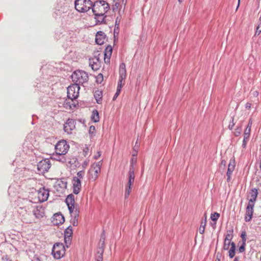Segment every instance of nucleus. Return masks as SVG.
<instances>
[{
	"mask_svg": "<svg viewBox=\"0 0 261 261\" xmlns=\"http://www.w3.org/2000/svg\"><path fill=\"white\" fill-rule=\"evenodd\" d=\"M94 15H105L110 9L109 4L105 1H97L92 3L91 8Z\"/></svg>",
	"mask_w": 261,
	"mask_h": 261,
	"instance_id": "1",
	"label": "nucleus"
},
{
	"mask_svg": "<svg viewBox=\"0 0 261 261\" xmlns=\"http://www.w3.org/2000/svg\"><path fill=\"white\" fill-rule=\"evenodd\" d=\"M71 79L74 84L78 86L83 85L88 81L89 76L88 73L83 70L75 71L71 75Z\"/></svg>",
	"mask_w": 261,
	"mask_h": 261,
	"instance_id": "2",
	"label": "nucleus"
},
{
	"mask_svg": "<svg viewBox=\"0 0 261 261\" xmlns=\"http://www.w3.org/2000/svg\"><path fill=\"white\" fill-rule=\"evenodd\" d=\"M93 2L91 0H75L74 6L76 10L80 13H85L92 7Z\"/></svg>",
	"mask_w": 261,
	"mask_h": 261,
	"instance_id": "3",
	"label": "nucleus"
},
{
	"mask_svg": "<svg viewBox=\"0 0 261 261\" xmlns=\"http://www.w3.org/2000/svg\"><path fill=\"white\" fill-rule=\"evenodd\" d=\"M65 253V248L63 243H56L52 248L51 254L56 259L63 257Z\"/></svg>",
	"mask_w": 261,
	"mask_h": 261,
	"instance_id": "4",
	"label": "nucleus"
},
{
	"mask_svg": "<svg viewBox=\"0 0 261 261\" xmlns=\"http://www.w3.org/2000/svg\"><path fill=\"white\" fill-rule=\"evenodd\" d=\"M128 180L127 184L126 186L125 191V198H126L129 195V194L131 191V186L132 184L134 182L135 180V169L133 165L130 166L129 171H128Z\"/></svg>",
	"mask_w": 261,
	"mask_h": 261,
	"instance_id": "5",
	"label": "nucleus"
},
{
	"mask_svg": "<svg viewBox=\"0 0 261 261\" xmlns=\"http://www.w3.org/2000/svg\"><path fill=\"white\" fill-rule=\"evenodd\" d=\"M80 86L73 84L67 88V97L69 99L73 100L76 99L79 95Z\"/></svg>",
	"mask_w": 261,
	"mask_h": 261,
	"instance_id": "6",
	"label": "nucleus"
},
{
	"mask_svg": "<svg viewBox=\"0 0 261 261\" xmlns=\"http://www.w3.org/2000/svg\"><path fill=\"white\" fill-rule=\"evenodd\" d=\"M69 148V145L66 141H59L55 146L56 153L58 154H66Z\"/></svg>",
	"mask_w": 261,
	"mask_h": 261,
	"instance_id": "7",
	"label": "nucleus"
},
{
	"mask_svg": "<svg viewBox=\"0 0 261 261\" xmlns=\"http://www.w3.org/2000/svg\"><path fill=\"white\" fill-rule=\"evenodd\" d=\"M50 167V162L48 159L43 160L37 164L38 171L41 174L48 171Z\"/></svg>",
	"mask_w": 261,
	"mask_h": 261,
	"instance_id": "8",
	"label": "nucleus"
},
{
	"mask_svg": "<svg viewBox=\"0 0 261 261\" xmlns=\"http://www.w3.org/2000/svg\"><path fill=\"white\" fill-rule=\"evenodd\" d=\"M49 191L44 187L40 188L38 191V198L40 202L46 201L49 196Z\"/></svg>",
	"mask_w": 261,
	"mask_h": 261,
	"instance_id": "9",
	"label": "nucleus"
},
{
	"mask_svg": "<svg viewBox=\"0 0 261 261\" xmlns=\"http://www.w3.org/2000/svg\"><path fill=\"white\" fill-rule=\"evenodd\" d=\"M76 122L72 119H68L64 125V130L68 134H72V131L75 128Z\"/></svg>",
	"mask_w": 261,
	"mask_h": 261,
	"instance_id": "10",
	"label": "nucleus"
},
{
	"mask_svg": "<svg viewBox=\"0 0 261 261\" xmlns=\"http://www.w3.org/2000/svg\"><path fill=\"white\" fill-rule=\"evenodd\" d=\"M254 203L249 202L246 209L245 221L247 222H249L252 217L253 213Z\"/></svg>",
	"mask_w": 261,
	"mask_h": 261,
	"instance_id": "11",
	"label": "nucleus"
},
{
	"mask_svg": "<svg viewBox=\"0 0 261 261\" xmlns=\"http://www.w3.org/2000/svg\"><path fill=\"white\" fill-rule=\"evenodd\" d=\"M81 182L79 177L73 178V192L74 194H78L81 189Z\"/></svg>",
	"mask_w": 261,
	"mask_h": 261,
	"instance_id": "12",
	"label": "nucleus"
},
{
	"mask_svg": "<svg viewBox=\"0 0 261 261\" xmlns=\"http://www.w3.org/2000/svg\"><path fill=\"white\" fill-rule=\"evenodd\" d=\"M65 221L64 217L60 213L54 215L53 222L54 225H59L63 224Z\"/></svg>",
	"mask_w": 261,
	"mask_h": 261,
	"instance_id": "13",
	"label": "nucleus"
},
{
	"mask_svg": "<svg viewBox=\"0 0 261 261\" xmlns=\"http://www.w3.org/2000/svg\"><path fill=\"white\" fill-rule=\"evenodd\" d=\"M106 35L102 31H98L95 36V42L98 45L103 44L106 39Z\"/></svg>",
	"mask_w": 261,
	"mask_h": 261,
	"instance_id": "14",
	"label": "nucleus"
},
{
	"mask_svg": "<svg viewBox=\"0 0 261 261\" xmlns=\"http://www.w3.org/2000/svg\"><path fill=\"white\" fill-rule=\"evenodd\" d=\"M113 48L111 45H108L105 49L104 53V61L107 64L110 63Z\"/></svg>",
	"mask_w": 261,
	"mask_h": 261,
	"instance_id": "15",
	"label": "nucleus"
},
{
	"mask_svg": "<svg viewBox=\"0 0 261 261\" xmlns=\"http://www.w3.org/2000/svg\"><path fill=\"white\" fill-rule=\"evenodd\" d=\"M34 215L37 219H40L44 216V210L40 206H37L33 211Z\"/></svg>",
	"mask_w": 261,
	"mask_h": 261,
	"instance_id": "16",
	"label": "nucleus"
},
{
	"mask_svg": "<svg viewBox=\"0 0 261 261\" xmlns=\"http://www.w3.org/2000/svg\"><path fill=\"white\" fill-rule=\"evenodd\" d=\"M101 166L102 161L92 164L91 169H93L94 171L95 178L97 177L98 174L100 172Z\"/></svg>",
	"mask_w": 261,
	"mask_h": 261,
	"instance_id": "17",
	"label": "nucleus"
},
{
	"mask_svg": "<svg viewBox=\"0 0 261 261\" xmlns=\"http://www.w3.org/2000/svg\"><path fill=\"white\" fill-rule=\"evenodd\" d=\"M66 154H54L52 156V159L56 161H59L62 163L67 162V159L64 156Z\"/></svg>",
	"mask_w": 261,
	"mask_h": 261,
	"instance_id": "18",
	"label": "nucleus"
},
{
	"mask_svg": "<svg viewBox=\"0 0 261 261\" xmlns=\"http://www.w3.org/2000/svg\"><path fill=\"white\" fill-rule=\"evenodd\" d=\"M100 64L101 62H96L92 58L89 59V65L91 66L92 70L94 71H96L99 69Z\"/></svg>",
	"mask_w": 261,
	"mask_h": 261,
	"instance_id": "19",
	"label": "nucleus"
},
{
	"mask_svg": "<svg viewBox=\"0 0 261 261\" xmlns=\"http://www.w3.org/2000/svg\"><path fill=\"white\" fill-rule=\"evenodd\" d=\"M104 252V247L102 246H100L99 245L98 248H97L96 254L95 256L96 260H102L103 259V253Z\"/></svg>",
	"mask_w": 261,
	"mask_h": 261,
	"instance_id": "20",
	"label": "nucleus"
},
{
	"mask_svg": "<svg viewBox=\"0 0 261 261\" xmlns=\"http://www.w3.org/2000/svg\"><path fill=\"white\" fill-rule=\"evenodd\" d=\"M235 161L234 159H230L228 166V169L226 174H231L235 168Z\"/></svg>",
	"mask_w": 261,
	"mask_h": 261,
	"instance_id": "21",
	"label": "nucleus"
},
{
	"mask_svg": "<svg viewBox=\"0 0 261 261\" xmlns=\"http://www.w3.org/2000/svg\"><path fill=\"white\" fill-rule=\"evenodd\" d=\"M250 137V129L245 130L244 139L243 141L242 147L245 148H246L247 143L249 140Z\"/></svg>",
	"mask_w": 261,
	"mask_h": 261,
	"instance_id": "22",
	"label": "nucleus"
},
{
	"mask_svg": "<svg viewBox=\"0 0 261 261\" xmlns=\"http://www.w3.org/2000/svg\"><path fill=\"white\" fill-rule=\"evenodd\" d=\"M94 97L97 103L100 104L102 101V92L100 90H96L94 94Z\"/></svg>",
	"mask_w": 261,
	"mask_h": 261,
	"instance_id": "23",
	"label": "nucleus"
},
{
	"mask_svg": "<svg viewBox=\"0 0 261 261\" xmlns=\"http://www.w3.org/2000/svg\"><path fill=\"white\" fill-rule=\"evenodd\" d=\"M251 194V198L249 200V202H250V203H253L254 202L256 201L258 192L257 190L256 189H253L251 190V192L250 193Z\"/></svg>",
	"mask_w": 261,
	"mask_h": 261,
	"instance_id": "24",
	"label": "nucleus"
},
{
	"mask_svg": "<svg viewBox=\"0 0 261 261\" xmlns=\"http://www.w3.org/2000/svg\"><path fill=\"white\" fill-rule=\"evenodd\" d=\"M65 202L67 205H74V196L72 194L68 195L65 199Z\"/></svg>",
	"mask_w": 261,
	"mask_h": 261,
	"instance_id": "25",
	"label": "nucleus"
},
{
	"mask_svg": "<svg viewBox=\"0 0 261 261\" xmlns=\"http://www.w3.org/2000/svg\"><path fill=\"white\" fill-rule=\"evenodd\" d=\"M91 120L94 122H97L99 121V113L97 110H94L91 116Z\"/></svg>",
	"mask_w": 261,
	"mask_h": 261,
	"instance_id": "26",
	"label": "nucleus"
},
{
	"mask_svg": "<svg viewBox=\"0 0 261 261\" xmlns=\"http://www.w3.org/2000/svg\"><path fill=\"white\" fill-rule=\"evenodd\" d=\"M229 257L231 258H233L236 254V244L234 242H232L231 246L228 251Z\"/></svg>",
	"mask_w": 261,
	"mask_h": 261,
	"instance_id": "27",
	"label": "nucleus"
},
{
	"mask_svg": "<svg viewBox=\"0 0 261 261\" xmlns=\"http://www.w3.org/2000/svg\"><path fill=\"white\" fill-rule=\"evenodd\" d=\"M73 234V230L72 227L69 226L64 231V236L72 237Z\"/></svg>",
	"mask_w": 261,
	"mask_h": 261,
	"instance_id": "28",
	"label": "nucleus"
},
{
	"mask_svg": "<svg viewBox=\"0 0 261 261\" xmlns=\"http://www.w3.org/2000/svg\"><path fill=\"white\" fill-rule=\"evenodd\" d=\"M95 18L96 19L97 21L98 22H99L100 23H102L105 22V19L106 17V15H95Z\"/></svg>",
	"mask_w": 261,
	"mask_h": 261,
	"instance_id": "29",
	"label": "nucleus"
},
{
	"mask_svg": "<svg viewBox=\"0 0 261 261\" xmlns=\"http://www.w3.org/2000/svg\"><path fill=\"white\" fill-rule=\"evenodd\" d=\"M119 74L126 75V69H125V64L124 63H122L120 65V66H119Z\"/></svg>",
	"mask_w": 261,
	"mask_h": 261,
	"instance_id": "30",
	"label": "nucleus"
},
{
	"mask_svg": "<svg viewBox=\"0 0 261 261\" xmlns=\"http://www.w3.org/2000/svg\"><path fill=\"white\" fill-rule=\"evenodd\" d=\"M68 162L71 165H73L74 166H76V163L77 161V160L75 157H71V158H68Z\"/></svg>",
	"mask_w": 261,
	"mask_h": 261,
	"instance_id": "31",
	"label": "nucleus"
},
{
	"mask_svg": "<svg viewBox=\"0 0 261 261\" xmlns=\"http://www.w3.org/2000/svg\"><path fill=\"white\" fill-rule=\"evenodd\" d=\"M71 237L64 236V242L66 247L68 248L71 244Z\"/></svg>",
	"mask_w": 261,
	"mask_h": 261,
	"instance_id": "32",
	"label": "nucleus"
},
{
	"mask_svg": "<svg viewBox=\"0 0 261 261\" xmlns=\"http://www.w3.org/2000/svg\"><path fill=\"white\" fill-rule=\"evenodd\" d=\"M126 75L119 74V78L118 84H120L121 85L123 86V85L124 84V80L126 78Z\"/></svg>",
	"mask_w": 261,
	"mask_h": 261,
	"instance_id": "33",
	"label": "nucleus"
},
{
	"mask_svg": "<svg viewBox=\"0 0 261 261\" xmlns=\"http://www.w3.org/2000/svg\"><path fill=\"white\" fill-rule=\"evenodd\" d=\"M103 77L102 73H99L96 76V82L98 84H101L102 82L103 81Z\"/></svg>",
	"mask_w": 261,
	"mask_h": 261,
	"instance_id": "34",
	"label": "nucleus"
},
{
	"mask_svg": "<svg viewBox=\"0 0 261 261\" xmlns=\"http://www.w3.org/2000/svg\"><path fill=\"white\" fill-rule=\"evenodd\" d=\"M232 242L224 241L223 248L224 250H228L229 246H231V243Z\"/></svg>",
	"mask_w": 261,
	"mask_h": 261,
	"instance_id": "35",
	"label": "nucleus"
},
{
	"mask_svg": "<svg viewBox=\"0 0 261 261\" xmlns=\"http://www.w3.org/2000/svg\"><path fill=\"white\" fill-rule=\"evenodd\" d=\"M95 127L93 125H91L89 127V134L91 137H92L95 135Z\"/></svg>",
	"mask_w": 261,
	"mask_h": 261,
	"instance_id": "36",
	"label": "nucleus"
},
{
	"mask_svg": "<svg viewBox=\"0 0 261 261\" xmlns=\"http://www.w3.org/2000/svg\"><path fill=\"white\" fill-rule=\"evenodd\" d=\"M220 217V214L217 212H215L213 214H212L211 218L213 221H217L219 217Z\"/></svg>",
	"mask_w": 261,
	"mask_h": 261,
	"instance_id": "37",
	"label": "nucleus"
},
{
	"mask_svg": "<svg viewBox=\"0 0 261 261\" xmlns=\"http://www.w3.org/2000/svg\"><path fill=\"white\" fill-rule=\"evenodd\" d=\"M120 22V18H119V17H117L115 20L114 33H115L117 30H118Z\"/></svg>",
	"mask_w": 261,
	"mask_h": 261,
	"instance_id": "38",
	"label": "nucleus"
},
{
	"mask_svg": "<svg viewBox=\"0 0 261 261\" xmlns=\"http://www.w3.org/2000/svg\"><path fill=\"white\" fill-rule=\"evenodd\" d=\"M79 211L76 208L75 211L71 214V218H78L79 217Z\"/></svg>",
	"mask_w": 261,
	"mask_h": 261,
	"instance_id": "39",
	"label": "nucleus"
},
{
	"mask_svg": "<svg viewBox=\"0 0 261 261\" xmlns=\"http://www.w3.org/2000/svg\"><path fill=\"white\" fill-rule=\"evenodd\" d=\"M246 242H243L242 244L239 248V251L240 253L243 252L245 250Z\"/></svg>",
	"mask_w": 261,
	"mask_h": 261,
	"instance_id": "40",
	"label": "nucleus"
},
{
	"mask_svg": "<svg viewBox=\"0 0 261 261\" xmlns=\"http://www.w3.org/2000/svg\"><path fill=\"white\" fill-rule=\"evenodd\" d=\"M261 33V23H259L256 27L255 36H258Z\"/></svg>",
	"mask_w": 261,
	"mask_h": 261,
	"instance_id": "41",
	"label": "nucleus"
},
{
	"mask_svg": "<svg viewBox=\"0 0 261 261\" xmlns=\"http://www.w3.org/2000/svg\"><path fill=\"white\" fill-rule=\"evenodd\" d=\"M234 117H231V120L229 122V125H228V128L230 130H232L234 125Z\"/></svg>",
	"mask_w": 261,
	"mask_h": 261,
	"instance_id": "42",
	"label": "nucleus"
},
{
	"mask_svg": "<svg viewBox=\"0 0 261 261\" xmlns=\"http://www.w3.org/2000/svg\"><path fill=\"white\" fill-rule=\"evenodd\" d=\"M233 238V235L232 233H227V234L225 236L224 241H230L232 240Z\"/></svg>",
	"mask_w": 261,
	"mask_h": 261,
	"instance_id": "43",
	"label": "nucleus"
},
{
	"mask_svg": "<svg viewBox=\"0 0 261 261\" xmlns=\"http://www.w3.org/2000/svg\"><path fill=\"white\" fill-rule=\"evenodd\" d=\"M71 223L74 226H76L78 225V218H71Z\"/></svg>",
	"mask_w": 261,
	"mask_h": 261,
	"instance_id": "44",
	"label": "nucleus"
},
{
	"mask_svg": "<svg viewBox=\"0 0 261 261\" xmlns=\"http://www.w3.org/2000/svg\"><path fill=\"white\" fill-rule=\"evenodd\" d=\"M120 6L119 3L116 2L114 5L112 6V9L113 11H116Z\"/></svg>",
	"mask_w": 261,
	"mask_h": 261,
	"instance_id": "45",
	"label": "nucleus"
},
{
	"mask_svg": "<svg viewBox=\"0 0 261 261\" xmlns=\"http://www.w3.org/2000/svg\"><path fill=\"white\" fill-rule=\"evenodd\" d=\"M85 172L84 171H80L77 172V176L76 177H79V179H81L83 178V176L84 175Z\"/></svg>",
	"mask_w": 261,
	"mask_h": 261,
	"instance_id": "46",
	"label": "nucleus"
},
{
	"mask_svg": "<svg viewBox=\"0 0 261 261\" xmlns=\"http://www.w3.org/2000/svg\"><path fill=\"white\" fill-rule=\"evenodd\" d=\"M246 232L245 231H242V233H241V237L242 239V242H246Z\"/></svg>",
	"mask_w": 261,
	"mask_h": 261,
	"instance_id": "47",
	"label": "nucleus"
},
{
	"mask_svg": "<svg viewBox=\"0 0 261 261\" xmlns=\"http://www.w3.org/2000/svg\"><path fill=\"white\" fill-rule=\"evenodd\" d=\"M68 208L69 210V211L70 213V214H72V213L75 211L74 209V205H67Z\"/></svg>",
	"mask_w": 261,
	"mask_h": 261,
	"instance_id": "48",
	"label": "nucleus"
},
{
	"mask_svg": "<svg viewBox=\"0 0 261 261\" xmlns=\"http://www.w3.org/2000/svg\"><path fill=\"white\" fill-rule=\"evenodd\" d=\"M1 261H12V260L9 258V257L7 255H4L2 257Z\"/></svg>",
	"mask_w": 261,
	"mask_h": 261,
	"instance_id": "49",
	"label": "nucleus"
},
{
	"mask_svg": "<svg viewBox=\"0 0 261 261\" xmlns=\"http://www.w3.org/2000/svg\"><path fill=\"white\" fill-rule=\"evenodd\" d=\"M206 224V218H205L204 219L201 221V225H200V227L205 228Z\"/></svg>",
	"mask_w": 261,
	"mask_h": 261,
	"instance_id": "50",
	"label": "nucleus"
},
{
	"mask_svg": "<svg viewBox=\"0 0 261 261\" xmlns=\"http://www.w3.org/2000/svg\"><path fill=\"white\" fill-rule=\"evenodd\" d=\"M88 151H89L88 147H86L85 148H84L83 152H84V155L85 156H87L88 155Z\"/></svg>",
	"mask_w": 261,
	"mask_h": 261,
	"instance_id": "51",
	"label": "nucleus"
},
{
	"mask_svg": "<svg viewBox=\"0 0 261 261\" xmlns=\"http://www.w3.org/2000/svg\"><path fill=\"white\" fill-rule=\"evenodd\" d=\"M60 182H61V184L60 183H59L58 184V185L60 187H62V188H66V182H63L62 181H60Z\"/></svg>",
	"mask_w": 261,
	"mask_h": 261,
	"instance_id": "52",
	"label": "nucleus"
},
{
	"mask_svg": "<svg viewBox=\"0 0 261 261\" xmlns=\"http://www.w3.org/2000/svg\"><path fill=\"white\" fill-rule=\"evenodd\" d=\"M251 125H252V121H251V120H249V122L248 124V125L247 126V127L246 128L245 130H247V129H250V131L251 130Z\"/></svg>",
	"mask_w": 261,
	"mask_h": 261,
	"instance_id": "53",
	"label": "nucleus"
},
{
	"mask_svg": "<svg viewBox=\"0 0 261 261\" xmlns=\"http://www.w3.org/2000/svg\"><path fill=\"white\" fill-rule=\"evenodd\" d=\"M99 243H101V245L100 246H102L104 247L105 246V239L104 238H101L99 241Z\"/></svg>",
	"mask_w": 261,
	"mask_h": 261,
	"instance_id": "54",
	"label": "nucleus"
},
{
	"mask_svg": "<svg viewBox=\"0 0 261 261\" xmlns=\"http://www.w3.org/2000/svg\"><path fill=\"white\" fill-rule=\"evenodd\" d=\"M122 88V85H121L120 84H118L117 88V91H118V92H120L121 91Z\"/></svg>",
	"mask_w": 261,
	"mask_h": 261,
	"instance_id": "55",
	"label": "nucleus"
},
{
	"mask_svg": "<svg viewBox=\"0 0 261 261\" xmlns=\"http://www.w3.org/2000/svg\"><path fill=\"white\" fill-rule=\"evenodd\" d=\"M120 92H118V91H116V92L115 93L113 98V100H115L117 97L118 96V95H119Z\"/></svg>",
	"mask_w": 261,
	"mask_h": 261,
	"instance_id": "56",
	"label": "nucleus"
},
{
	"mask_svg": "<svg viewBox=\"0 0 261 261\" xmlns=\"http://www.w3.org/2000/svg\"><path fill=\"white\" fill-rule=\"evenodd\" d=\"M33 261H41L40 258L38 256H35L33 258Z\"/></svg>",
	"mask_w": 261,
	"mask_h": 261,
	"instance_id": "57",
	"label": "nucleus"
},
{
	"mask_svg": "<svg viewBox=\"0 0 261 261\" xmlns=\"http://www.w3.org/2000/svg\"><path fill=\"white\" fill-rule=\"evenodd\" d=\"M205 228L200 227L199 229V231L200 233L203 234L204 232Z\"/></svg>",
	"mask_w": 261,
	"mask_h": 261,
	"instance_id": "58",
	"label": "nucleus"
},
{
	"mask_svg": "<svg viewBox=\"0 0 261 261\" xmlns=\"http://www.w3.org/2000/svg\"><path fill=\"white\" fill-rule=\"evenodd\" d=\"M226 165V161L224 160H223L221 161V166H223L224 167H225Z\"/></svg>",
	"mask_w": 261,
	"mask_h": 261,
	"instance_id": "59",
	"label": "nucleus"
},
{
	"mask_svg": "<svg viewBox=\"0 0 261 261\" xmlns=\"http://www.w3.org/2000/svg\"><path fill=\"white\" fill-rule=\"evenodd\" d=\"M95 61L97 62H101L99 57L95 56L94 58H92Z\"/></svg>",
	"mask_w": 261,
	"mask_h": 261,
	"instance_id": "60",
	"label": "nucleus"
},
{
	"mask_svg": "<svg viewBox=\"0 0 261 261\" xmlns=\"http://www.w3.org/2000/svg\"><path fill=\"white\" fill-rule=\"evenodd\" d=\"M100 151H98L97 152V154H96V155L94 156V158L95 159H97L100 156Z\"/></svg>",
	"mask_w": 261,
	"mask_h": 261,
	"instance_id": "61",
	"label": "nucleus"
},
{
	"mask_svg": "<svg viewBox=\"0 0 261 261\" xmlns=\"http://www.w3.org/2000/svg\"><path fill=\"white\" fill-rule=\"evenodd\" d=\"M226 175H227V181L229 182L230 180L231 174H226Z\"/></svg>",
	"mask_w": 261,
	"mask_h": 261,
	"instance_id": "62",
	"label": "nucleus"
},
{
	"mask_svg": "<svg viewBox=\"0 0 261 261\" xmlns=\"http://www.w3.org/2000/svg\"><path fill=\"white\" fill-rule=\"evenodd\" d=\"M88 162L85 161L83 163V167H86L88 165Z\"/></svg>",
	"mask_w": 261,
	"mask_h": 261,
	"instance_id": "63",
	"label": "nucleus"
},
{
	"mask_svg": "<svg viewBox=\"0 0 261 261\" xmlns=\"http://www.w3.org/2000/svg\"><path fill=\"white\" fill-rule=\"evenodd\" d=\"M251 107V103H247L246 104V108L249 109Z\"/></svg>",
	"mask_w": 261,
	"mask_h": 261,
	"instance_id": "64",
	"label": "nucleus"
}]
</instances>
